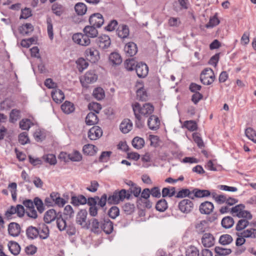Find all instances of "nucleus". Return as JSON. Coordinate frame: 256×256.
I'll list each match as a JSON object with an SVG mask.
<instances>
[{
    "mask_svg": "<svg viewBox=\"0 0 256 256\" xmlns=\"http://www.w3.org/2000/svg\"><path fill=\"white\" fill-rule=\"evenodd\" d=\"M132 106L134 113H138L146 117L152 114L154 110V106L150 103H146L142 106L138 102H135Z\"/></svg>",
    "mask_w": 256,
    "mask_h": 256,
    "instance_id": "1",
    "label": "nucleus"
},
{
    "mask_svg": "<svg viewBox=\"0 0 256 256\" xmlns=\"http://www.w3.org/2000/svg\"><path fill=\"white\" fill-rule=\"evenodd\" d=\"M244 208L245 206L244 204H239L232 207L230 209V212L234 216L251 220L252 218V214L249 211L244 210Z\"/></svg>",
    "mask_w": 256,
    "mask_h": 256,
    "instance_id": "2",
    "label": "nucleus"
},
{
    "mask_svg": "<svg viewBox=\"0 0 256 256\" xmlns=\"http://www.w3.org/2000/svg\"><path fill=\"white\" fill-rule=\"evenodd\" d=\"M88 212L86 209L80 210L76 214V222L80 225L82 228L88 230L90 228L89 220H87Z\"/></svg>",
    "mask_w": 256,
    "mask_h": 256,
    "instance_id": "3",
    "label": "nucleus"
},
{
    "mask_svg": "<svg viewBox=\"0 0 256 256\" xmlns=\"http://www.w3.org/2000/svg\"><path fill=\"white\" fill-rule=\"evenodd\" d=\"M215 76L213 70L209 68H204L201 72L200 80L205 85L212 84L215 80Z\"/></svg>",
    "mask_w": 256,
    "mask_h": 256,
    "instance_id": "4",
    "label": "nucleus"
},
{
    "mask_svg": "<svg viewBox=\"0 0 256 256\" xmlns=\"http://www.w3.org/2000/svg\"><path fill=\"white\" fill-rule=\"evenodd\" d=\"M126 194L124 190H115L112 195L109 196L108 198V204H118L120 201H123L125 199Z\"/></svg>",
    "mask_w": 256,
    "mask_h": 256,
    "instance_id": "5",
    "label": "nucleus"
},
{
    "mask_svg": "<svg viewBox=\"0 0 256 256\" xmlns=\"http://www.w3.org/2000/svg\"><path fill=\"white\" fill-rule=\"evenodd\" d=\"M22 204L26 208V215L32 218L36 219L38 218V214L34 208L33 201L31 200H26L23 201Z\"/></svg>",
    "mask_w": 256,
    "mask_h": 256,
    "instance_id": "6",
    "label": "nucleus"
},
{
    "mask_svg": "<svg viewBox=\"0 0 256 256\" xmlns=\"http://www.w3.org/2000/svg\"><path fill=\"white\" fill-rule=\"evenodd\" d=\"M84 54L86 59L92 63H96L100 58L99 52L94 47L88 48Z\"/></svg>",
    "mask_w": 256,
    "mask_h": 256,
    "instance_id": "7",
    "label": "nucleus"
},
{
    "mask_svg": "<svg viewBox=\"0 0 256 256\" xmlns=\"http://www.w3.org/2000/svg\"><path fill=\"white\" fill-rule=\"evenodd\" d=\"M194 203L188 199H184L179 202L178 207L180 210L185 214L190 213L193 210Z\"/></svg>",
    "mask_w": 256,
    "mask_h": 256,
    "instance_id": "8",
    "label": "nucleus"
},
{
    "mask_svg": "<svg viewBox=\"0 0 256 256\" xmlns=\"http://www.w3.org/2000/svg\"><path fill=\"white\" fill-rule=\"evenodd\" d=\"M73 41L80 45L86 46L90 44V40L88 36L82 33H76L73 34Z\"/></svg>",
    "mask_w": 256,
    "mask_h": 256,
    "instance_id": "9",
    "label": "nucleus"
},
{
    "mask_svg": "<svg viewBox=\"0 0 256 256\" xmlns=\"http://www.w3.org/2000/svg\"><path fill=\"white\" fill-rule=\"evenodd\" d=\"M89 22L90 25L96 28H100L104 23L103 16L100 13L92 14L89 18Z\"/></svg>",
    "mask_w": 256,
    "mask_h": 256,
    "instance_id": "10",
    "label": "nucleus"
},
{
    "mask_svg": "<svg viewBox=\"0 0 256 256\" xmlns=\"http://www.w3.org/2000/svg\"><path fill=\"white\" fill-rule=\"evenodd\" d=\"M60 212H57L55 210L52 208L47 210L44 216V220L46 224H50L53 221L56 220Z\"/></svg>",
    "mask_w": 256,
    "mask_h": 256,
    "instance_id": "11",
    "label": "nucleus"
},
{
    "mask_svg": "<svg viewBox=\"0 0 256 256\" xmlns=\"http://www.w3.org/2000/svg\"><path fill=\"white\" fill-rule=\"evenodd\" d=\"M96 43L100 48L102 50H106L110 47L111 40L108 36L104 34L98 37L96 39Z\"/></svg>",
    "mask_w": 256,
    "mask_h": 256,
    "instance_id": "12",
    "label": "nucleus"
},
{
    "mask_svg": "<svg viewBox=\"0 0 256 256\" xmlns=\"http://www.w3.org/2000/svg\"><path fill=\"white\" fill-rule=\"evenodd\" d=\"M90 228L94 234H99L102 232V220L99 221L97 218H92L89 220Z\"/></svg>",
    "mask_w": 256,
    "mask_h": 256,
    "instance_id": "13",
    "label": "nucleus"
},
{
    "mask_svg": "<svg viewBox=\"0 0 256 256\" xmlns=\"http://www.w3.org/2000/svg\"><path fill=\"white\" fill-rule=\"evenodd\" d=\"M137 76L140 78H145L148 74V66L142 62L138 63L135 68Z\"/></svg>",
    "mask_w": 256,
    "mask_h": 256,
    "instance_id": "14",
    "label": "nucleus"
},
{
    "mask_svg": "<svg viewBox=\"0 0 256 256\" xmlns=\"http://www.w3.org/2000/svg\"><path fill=\"white\" fill-rule=\"evenodd\" d=\"M214 206L213 204L208 201H206L201 203L199 206V210L200 214H209L213 210Z\"/></svg>",
    "mask_w": 256,
    "mask_h": 256,
    "instance_id": "15",
    "label": "nucleus"
},
{
    "mask_svg": "<svg viewBox=\"0 0 256 256\" xmlns=\"http://www.w3.org/2000/svg\"><path fill=\"white\" fill-rule=\"evenodd\" d=\"M102 134V132L98 126H94L88 132V137L91 140H96Z\"/></svg>",
    "mask_w": 256,
    "mask_h": 256,
    "instance_id": "16",
    "label": "nucleus"
},
{
    "mask_svg": "<svg viewBox=\"0 0 256 256\" xmlns=\"http://www.w3.org/2000/svg\"><path fill=\"white\" fill-rule=\"evenodd\" d=\"M202 242L206 248H210L215 243V238L210 233H205L202 238Z\"/></svg>",
    "mask_w": 256,
    "mask_h": 256,
    "instance_id": "17",
    "label": "nucleus"
},
{
    "mask_svg": "<svg viewBox=\"0 0 256 256\" xmlns=\"http://www.w3.org/2000/svg\"><path fill=\"white\" fill-rule=\"evenodd\" d=\"M160 120L155 115H151L148 120V126L150 129L156 130L159 128Z\"/></svg>",
    "mask_w": 256,
    "mask_h": 256,
    "instance_id": "18",
    "label": "nucleus"
},
{
    "mask_svg": "<svg viewBox=\"0 0 256 256\" xmlns=\"http://www.w3.org/2000/svg\"><path fill=\"white\" fill-rule=\"evenodd\" d=\"M113 230V222L108 218H104L102 220V230L109 234L112 232Z\"/></svg>",
    "mask_w": 256,
    "mask_h": 256,
    "instance_id": "19",
    "label": "nucleus"
},
{
    "mask_svg": "<svg viewBox=\"0 0 256 256\" xmlns=\"http://www.w3.org/2000/svg\"><path fill=\"white\" fill-rule=\"evenodd\" d=\"M38 237L42 240L46 239L50 235L48 227L44 223L39 224L38 226Z\"/></svg>",
    "mask_w": 256,
    "mask_h": 256,
    "instance_id": "20",
    "label": "nucleus"
},
{
    "mask_svg": "<svg viewBox=\"0 0 256 256\" xmlns=\"http://www.w3.org/2000/svg\"><path fill=\"white\" fill-rule=\"evenodd\" d=\"M83 32L84 34L88 38H96L98 35V31L96 27L92 25L86 26Z\"/></svg>",
    "mask_w": 256,
    "mask_h": 256,
    "instance_id": "21",
    "label": "nucleus"
},
{
    "mask_svg": "<svg viewBox=\"0 0 256 256\" xmlns=\"http://www.w3.org/2000/svg\"><path fill=\"white\" fill-rule=\"evenodd\" d=\"M124 50L128 56H132L138 52V48L136 44L134 42H130L126 44Z\"/></svg>",
    "mask_w": 256,
    "mask_h": 256,
    "instance_id": "22",
    "label": "nucleus"
},
{
    "mask_svg": "<svg viewBox=\"0 0 256 256\" xmlns=\"http://www.w3.org/2000/svg\"><path fill=\"white\" fill-rule=\"evenodd\" d=\"M193 194L192 197L194 200L195 198H202L204 197H208L210 196L211 192L210 190H200L195 188L192 190Z\"/></svg>",
    "mask_w": 256,
    "mask_h": 256,
    "instance_id": "23",
    "label": "nucleus"
},
{
    "mask_svg": "<svg viewBox=\"0 0 256 256\" xmlns=\"http://www.w3.org/2000/svg\"><path fill=\"white\" fill-rule=\"evenodd\" d=\"M51 95L53 100L57 104L61 103L64 99V93L60 89H56L52 92Z\"/></svg>",
    "mask_w": 256,
    "mask_h": 256,
    "instance_id": "24",
    "label": "nucleus"
},
{
    "mask_svg": "<svg viewBox=\"0 0 256 256\" xmlns=\"http://www.w3.org/2000/svg\"><path fill=\"white\" fill-rule=\"evenodd\" d=\"M87 198L82 194L78 196H72L71 198V204L74 206L84 205L86 204Z\"/></svg>",
    "mask_w": 256,
    "mask_h": 256,
    "instance_id": "25",
    "label": "nucleus"
},
{
    "mask_svg": "<svg viewBox=\"0 0 256 256\" xmlns=\"http://www.w3.org/2000/svg\"><path fill=\"white\" fill-rule=\"evenodd\" d=\"M68 217L63 216L62 213L59 214L58 217L56 220V226L60 231H64L66 230L67 224L66 220Z\"/></svg>",
    "mask_w": 256,
    "mask_h": 256,
    "instance_id": "26",
    "label": "nucleus"
},
{
    "mask_svg": "<svg viewBox=\"0 0 256 256\" xmlns=\"http://www.w3.org/2000/svg\"><path fill=\"white\" fill-rule=\"evenodd\" d=\"M130 30L128 26L126 24L120 25L116 30V34L118 37L122 38H127L129 35Z\"/></svg>",
    "mask_w": 256,
    "mask_h": 256,
    "instance_id": "27",
    "label": "nucleus"
},
{
    "mask_svg": "<svg viewBox=\"0 0 256 256\" xmlns=\"http://www.w3.org/2000/svg\"><path fill=\"white\" fill-rule=\"evenodd\" d=\"M132 123L130 119H124L120 124V128L124 134L128 133L132 128Z\"/></svg>",
    "mask_w": 256,
    "mask_h": 256,
    "instance_id": "28",
    "label": "nucleus"
},
{
    "mask_svg": "<svg viewBox=\"0 0 256 256\" xmlns=\"http://www.w3.org/2000/svg\"><path fill=\"white\" fill-rule=\"evenodd\" d=\"M98 80V76L94 70L87 72L84 76V80L86 84H92Z\"/></svg>",
    "mask_w": 256,
    "mask_h": 256,
    "instance_id": "29",
    "label": "nucleus"
},
{
    "mask_svg": "<svg viewBox=\"0 0 256 256\" xmlns=\"http://www.w3.org/2000/svg\"><path fill=\"white\" fill-rule=\"evenodd\" d=\"M98 150V148L94 145L88 144L84 145L82 148V152L85 154L94 156Z\"/></svg>",
    "mask_w": 256,
    "mask_h": 256,
    "instance_id": "30",
    "label": "nucleus"
},
{
    "mask_svg": "<svg viewBox=\"0 0 256 256\" xmlns=\"http://www.w3.org/2000/svg\"><path fill=\"white\" fill-rule=\"evenodd\" d=\"M85 122L88 126L94 125L98 122V118L95 113L90 112L87 114Z\"/></svg>",
    "mask_w": 256,
    "mask_h": 256,
    "instance_id": "31",
    "label": "nucleus"
},
{
    "mask_svg": "<svg viewBox=\"0 0 256 256\" xmlns=\"http://www.w3.org/2000/svg\"><path fill=\"white\" fill-rule=\"evenodd\" d=\"M26 234L29 239L34 240L38 237V227L33 226H28L26 230Z\"/></svg>",
    "mask_w": 256,
    "mask_h": 256,
    "instance_id": "32",
    "label": "nucleus"
},
{
    "mask_svg": "<svg viewBox=\"0 0 256 256\" xmlns=\"http://www.w3.org/2000/svg\"><path fill=\"white\" fill-rule=\"evenodd\" d=\"M250 220H248L246 218H241L238 220L236 226V230L237 232H240L244 229L250 225Z\"/></svg>",
    "mask_w": 256,
    "mask_h": 256,
    "instance_id": "33",
    "label": "nucleus"
},
{
    "mask_svg": "<svg viewBox=\"0 0 256 256\" xmlns=\"http://www.w3.org/2000/svg\"><path fill=\"white\" fill-rule=\"evenodd\" d=\"M20 32L23 35H28L34 30V26L30 23L23 24L18 28Z\"/></svg>",
    "mask_w": 256,
    "mask_h": 256,
    "instance_id": "34",
    "label": "nucleus"
},
{
    "mask_svg": "<svg viewBox=\"0 0 256 256\" xmlns=\"http://www.w3.org/2000/svg\"><path fill=\"white\" fill-rule=\"evenodd\" d=\"M74 10L78 15L83 16L87 10V6L83 2H78L74 6Z\"/></svg>",
    "mask_w": 256,
    "mask_h": 256,
    "instance_id": "35",
    "label": "nucleus"
},
{
    "mask_svg": "<svg viewBox=\"0 0 256 256\" xmlns=\"http://www.w3.org/2000/svg\"><path fill=\"white\" fill-rule=\"evenodd\" d=\"M214 252L216 254L215 256H226L230 254L232 250L230 248H225L220 246H216Z\"/></svg>",
    "mask_w": 256,
    "mask_h": 256,
    "instance_id": "36",
    "label": "nucleus"
},
{
    "mask_svg": "<svg viewBox=\"0 0 256 256\" xmlns=\"http://www.w3.org/2000/svg\"><path fill=\"white\" fill-rule=\"evenodd\" d=\"M192 194H193L192 192V191H190L189 189L183 188L180 190L176 194V198H183L185 197H188L194 200Z\"/></svg>",
    "mask_w": 256,
    "mask_h": 256,
    "instance_id": "37",
    "label": "nucleus"
},
{
    "mask_svg": "<svg viewBox=\"0 0 256 256\" xmlns=\"http://www.w3.org/2000/svg\"><path fill=\"white\" fill-rule=\"evenodd\" d=\"M62 110L66 114H69L74 110V104L70 102L66 101L61 106Z\"/></svg>",
    "mask_w": 256,
    "mask_h": 256,
    "instance_id": "38",
    "label": "nucleus"
},
{
    "mask_svg": "<svg viewBox=\"0 0 256 256\" xmlns=\"http://www.w3.org/2000/svg\"><path fill=\"white\" fill-rule=\"evenodd\" d=\"M222 226L225 228H232L234 224V220L232 218L228 216L224 218L221 222Z\"/></svg>",
    "mask_w": 256,
    "mask_h": 256,
    "instance_id": "39",
    "label": "nucleus"
},
{
    "mask_svg": "<svg viewBox=\"0 0 256 256\" xmlns=\"http://www.w3.org/2000/svg\"><path fill=\"white\" fill-rule=\"evenodd\" d=\"M110 61L115 65H118L122 62L120 56L117 52H112L109 56Z\"/></svg>",
    "mask_w": 256,
    "mask_h": 256,
    "instance_id": "40",
    "label": "nucleus"
},
{
    "mask_svg": "<svg viewBox=\"0 0 256 256\" xmlns=\"http://www.w3.org/2000/svg\"><path fill=\"white\" fill-rule=\"evenodd\" d=\"M52 10L57 16H60L64 12V8L62 4L56 2L52 5Z\"/></svg>",
    "mask_w": 256,
    "mask_h": 256,
    "instance_id": "41",
    "label": "nucleus"
},
{
    "mask_svg": "<svg viewBox=\"0 0 256 256\" xmlns=\"http://www.w3.org/2000/svg\"><path fill=\"white\" fill-rule=\"evenodd\" d=\"M208 222L206 220L200 221L195 225L196 231L198 234H202L206 231L208 228Z\"/></svg>",
    "mask_w": 256,
    "mask_h": 256,
    "instance_id": "42",
    "label": "nucleus"
},
{
    "mask_svg": "<svg viewBox=\"0 0 256 256\" xmlns=\"http://www.w3.org/2000/svg\"><path fill=\"white\" fill-rule=\"evenodd\" d=\"M168 208L167 202L165 199L158 200L156 205V209L160 212H164Z\"/></svg>",
    "mask_w": 256,
    "mask_h": 256,
    "instance_id": "43",
    "label": "nucleus"
},
{
    "mask_svg": "<svg viewBox=\"0 0 256 256\" xmlns=\"http://www.w3.org/2000/svg\"><path fill=\"white\" fill-rule=\"evenodd\" d=\"M233 238L230 235L224 234L220 236L218 242L222 245L225 246L230 244Z\"/></svg>",
    "mask_w": 256,
    "mask_h": 256,
    "instance_id": "44",
    "label": "nucleus"
},
{
    "mask_svg": "<svg viewBox=\"0 0 256 256\" xmlns=\"http://www.w3.org/2000/svg\"><path fill=\"white\" fill-rule=\"evenodd\" d=\"M132 144L134 148L138 150L144 147V140L142 138L136 136L132 140Z\"/></svg>",
    "mask_w": 256,
    "mask_h": 256,
    "instance_id": "45",
    "label": "nucleus"
},
{
    "mask_svg": "<svg viewBox=\"0 0 256 256\" xmlns=\"http://www.w3.org/2000/svg\"><path fill=\"white\" fill-rule=\"evenodd\" d=\"M242 234L246 238H256V228H250L244 230L242 232Z\"/></svg>",
    "mask_w": 256,
    "mask_h": 256,
    "instance_id": "46",
    "label": "nucleus"
},
{
    "mask_svg": "<svg viewBox=\"0 0 256 256\" xmlns=\"http://www.w3.org/2000/svg\"><path fill=\"white\" fill-rule=\"evenodd\" d=\"M33 202L34 206H36L38 211L40 214L42 213L44 210V203L42 200L38 197H36L34 199Z\"/></svg>",
    "mask_w": 256,
    "mask_h": 256,
    "instance_id": "47",
    "label": "nucleus"
},
{
    "mask_svg": "<svg viewBox=\"0 0 256 256\" xmlns=\"http://www.w3.org/2000/svg\"><path fill=\"white\" fill-rule=\"evenodd\" d=\"M124 68L128 71L133 70L135 68L136 61L134 58L126 60L124 62Z\"/></svg>",
    "mask_w": 256,
    "mask_h": 256,
    "instance_id": "48",
    "label": "nucleus"
},
{
    "mask_svg": "<svg viewBox=\"0 0 256 256\" xmlns=\"http://www.w3.org/2000/svg\"><path fill=\"white\" fill-rule=\"evenodd\" d=\"M68 157L72 162H80L82 160V156L78 150H74L73 152L68 154Z\"/></svg>",
    "mask_w": 256,
    "mask_h": 256,
    "instance_id": "49",
    "label": "nucleus"
},
{
    "mask_svg": "<svg viewBox=\"0 0 256 256\" xmlns=\"http://www.w3.org/2000/svg\"><path fill=\"white\" fill-rule=\"evenodd\" d=\"M246 136L256 144V132L252 128H248L245 130Z\"/></svg>",
    "mask_w": 256,
    "mask_h": 256,
    "instance_id": "50",
    "label": "nucleus"
},
{
    "mask_svg": "<svg viewBox=\"0 0 256 256\" xmlns=\"http://www.w3.org/2000/svg\"><path fill=\"white\" fill-rule=\"evenodd\" d=\"M122 208L126 214H130L134 212L135 206L132 204L126 202L122 206Z\"/></svg>",
    "mask_w": 256,
    "mask_h": 256,
    "instance_id": "51",
    "label": "nucleus"
},
{
    "mask_svg": "<svg viewBox=\"0 0 256 256\" xmlns=\"http://www.w3.org/2000/svg\"><path fill=\"white\" fill-rule=\"evenodd\" d=\"M32 124V122L28 118H24L19 123L20 128L23 130H28Z\"/></svg>",
    "mask_w": 256,
    "mask_h": 256,
    "instance_id": "52",
    "label": "nucleus"
},
{
    "mask_svg": "<svg viewBox=\"0 0 256 256\" xmlns=\"http://www.w3.org/2000/svg\"><path fill=\"white\" fill-rule=\"evenodd\" d=\"M92 95L94 98L100 100L104 98V93L102 88H97L94 90Z\"/></svg>",
    "mask_w": 256,
    "mask_h": 256,
    "instance_id": "53",
    "label": "nucleus"
},
{
    "mask_svg": "<svg viewBox=\"0 0 256 256\" xmlns=\"http://www.w3.org/2000/svg\"><path fill=\"white\" fill-rule=\"evenodd\" d=\"M184 126L188 130L193 132L196 130L197 124L195 121L194 120H186L185 121Z\"/></svg>",
    "mask_w": 256,
    "mask_h": 256,
    "instance_id": "54",
    "label": "nucleus"
},
{
    "mask_svg": "<svg viewBox=\"0 0 256 256\" xmlns=\"http://www.w3.org/2000/svg\"><path fill=\"white\" fill-rule=\"evenodd\" d=\"M47 23V30L49 38L52 40L54 38V33H53V26L52 19L50 18H48L46 19Z\"/></svg>",
    "mask_w": 256,
    "mask_h": 256,
    "instance_id": "55",
    "label": "nucleus"
},
{
    "mask_svg": "<svg viewBox=\"0 0 256 256\" xmlns=\"http://www.w3.org/2000/svg\"><path fill=\"white\" fill-rule=\"evenodd\" d=\"M108 214L110 218L115 219L120 214L118 208L116 206H112L108 210Z\"/></svg>",
    "mask_w": 256,
    "mask_h": 256,
    "instance_id": "56",
    "label": "nucleus"
},
{
    "mask_svg": "<svg viewBox=\"0 0 256 256\" xmlns=\"http://www.w3.org/2000/svg\"><path fill=\"white\" fill-rule=\"evenodd\" d=\"M42 158L46 162L48 163L51 165H54L56 163V156L53 154H48L44 156Z\"/></svg>",
    "mask_w": 256,
    "mask_h": 256,
    "instance_id": "57",
    "label": "nucleus"
},
{
    "mask_svg": "<svg viewBox=\"0 0 256 256\" xmlns=\"http://www.w3.org/2000/svg\"><path fill=\"white\" fill-rule=\"evenodd\" d=\"M64 217L70 218L74 216V210L70 205H67L64 208L63 212Z\"/></svg>",
    "mask_w": 256,
    "mask_h": 256,
    "instance_id": "58",
    "label": "nucleus"
},
{
    "mask_svg": "<svg viewBox=\"0 0 256 256\" xmlns=\"http://www.w3.org/2000/svg\"><path fill=\"white\" fill-rule=\"evenodd\" d=\"M18 142L22 145L30 142V140L26 132H22L18 135Z\"/></svg>",
    "mask_w": 256,
    "mask_h": 256,
    "instance_id": "59",
    "label": "nucleus"
},
{
    "mask_svg": "<svg viewBox=\"0 0 256 256\" xmlns=\"http://www.w3.org/2000/svg\"><path fill=\"white\" fill-rule=\"evenodd\" d=\"M32 16V10L30 8H25L22 9L20 19H27Z\"/></svg>",
    "mask_w": 256,
    "mask_h": 256,
    "instance_id": "60",
    "label": "nucleus"
},
{
    "mask_svg": "<svg viewBox=\"0 0 256 256\" xmlns=\"http://www.w3.org/2000/svg\"><path fill=\"white\" fill-rule=\"evenodd\" d=\"M138 99L141 101H146L147 99L146 92L143 88H139L136 91Z\"/></svg>",
    "mask_w": 256,
    "mask_h": 256,
    "instance_id": "61",
    "label": "nucleus"
},
{
    "mask_svg": "<svg viewBox=\"0 0 256 256\" xmlns=\"http://www.w3.org/2000/svg\"><path fill=\"white\" fill-rule=\"evenodd\" d=\"M112 152L110 151L102 152L99 157L100 162H106L108 160Z\"/></svg>",
    "mask_w": 256,
    "mask_h": 256,
    "instance_id": "62",
    "label": "nucleus"
},
{
    "mask_svg": "<svg viewBox=\"0 0 256 256\" xmlns=\"http://www.w3.org/2000/svg\"><path fill=\"white\" fill-rule=\"evenodd\" d=\"M88 108L90 110H92L96 114H98L102 108L101 105L97 102L90 103Z\"/></svg>",
    "mask_w": 256,
    "mask_h": 256,
    "instance_id": "63",
    "label": "nucleus"
},
{
    "mask_svg": "<svg viewBox=\"0 0 256 256\" xmlns=\"http://www.w3.org/2000/svg\"><path fill=\"white\" fill-rule=\"evenodd\" d=\"M219 23L220 20L216 16H214L210 18L209 22L206 25V28H213L218 24Z\"/></svg>",
    "mask_w": 256,
    "mask_h": 256,
    "instance_id": "64",
    "label": "nucleus"
}]
</instances>
